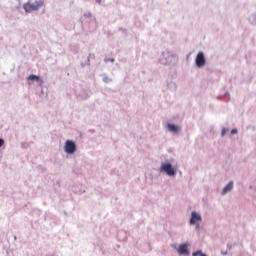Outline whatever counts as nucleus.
Segmentation results:
<instances>
[{"label":"nucleus","instance_id":"nucleus-4","mask_svg":"<svg viewBox=\"0 0 256 256\" xmlns=\"http://www.w3.org/2000/svg\"><path fill=\"white\" fill-rule=\"evenodd\" d=\"M196 67H205V63H207V61L205 60V54L203 52H199L196 56Z\"/></svg>","mask_w":256,"mask_h":256},{"label":"nucleus","instance_id":"nucleus-2","mask_svg":"<svg viewBox=\"0 0 256 256\" xmlns=\"http://www.w3.org/2000/svg\"><path fill=\"white\" fill-rule=\"evenodd\" d=\"M161 173H166L169 177H173L175 175V168L171 165V163H163L160 167Z\"/></svg>","mask_w":256,"mask_h":256},{"label":"nucleus","instance_id":"nucleus-8","mask_svg":"<svg viewBox=\"0 0 256 256\" xmlns=\"http://www.w3.org/2000/svg\"><path fill=\"white\" fill-rule=\"evenodd\" d=\"M231 189H233V182H229L225 188L223 189L222 193L223 195H225V193H229V191H231Z\"/></svg>","mask_w":256,"mask_h":256},{"label":"nucleus","instance_id":"nucleus-10","mask_svg":"<svg viewBox=\"0 0 256 256\" xmlns=\"http://www.w3.org/2000/svg\"><path fill=\"white\" fill-rule=\"evenodd\" d=\"M231 135H237V129H232L231 130Z\"/></svg>","mask_w":256,"mask_h":256},{"label":"nucleus","instance_id":"nucleus-5","mask_svg":"<svg viewBox=\"0 0 256 256\" xmlns=\"http://www.w3.org/2000/svg\"><path fill=\"white\" fill-rule=\"evenodd\" d=\"M189 244H181L178 248H177V252L179 253V255H189Z\"/></svg>","mask_w":256,"mask_h":256},{"label":"nucleus","instance_id":"nucleus-9","mask_svg":"<svg viewBox=\"0 0 256 256\" xmlns=\"http://www.w3.org/2000/svg\"><path fill=\"white\" fill-rule=\"evenodd\" d=\"M28 81H39V76L32 74L28 76Z\"/></svg>","mask_w":256,"mask_h":256},{"label":"nucleus","instance_id":"nucleus-3","mask_svg":"<svg viewBox=\"0 0 256 256\" xmlns=\"http://www.w3.org/2000/svg\"><path fill=\"white\" fill-rule=\"evenodd\" d=\"M64 150L66 153H68V155H73V153L77 151V146L75 145V142L67 140L65 142Z\"/></svg>","mask_w":256,"mask_h":256},{"label":"nucleus","instance_id":"nucleus-7","mask_svg":"<svg viewBox=\"0 0 256 256\" xmlns=\"http://www.w3.org/2000/svg\"><path fill=\"white\" fill-rule=\"evenodd\" d=\"M167 129L168 131H170L171 133H179V128L176 125L173 124H167Z\"/></svg>","mask_w":256,"mask_h":256},{"label":"nucleus","instance_id":"nucleus-11","mask_svg":"<svg viewBox=\"0 0 256 256\" xmlns=\"http://www.w3.org/2000/svg\"><path fill=\"white\" fill-rule=\"evenodd\" d=\"M5 145V141L3 139H0V147H3Z\"/></svg>","mask_w":256,"mask_h":256},{"label":"nucleus","instance_id":"nucleus-6","mask_svg":"<svg viewBox=\"0 0 256 256\" xmlns=\"http://www.w3.org/2000/svg\"><path fill=\"white\" fill-rule=\"evenodd\" d=\"M197 221H201V215L197 214V212L191 213L190 225H195Z\"/></svg>","mask_w":256,"mask_h":256},{"label":"nucleus","instance_id":"nucleus-12","mask_svg":"<svg viewBox=\"0 0 256 256\" xmlns=\"http://www.w3.org/2000/svg\"><path fill=\"white\" fill-rule=\"evenodd\" d=\"M222 135H225V130H222Z\"/></svg>","mask_w":256,"mask_h":256},{"label":"nucleus","instance_id":"nucleus-1","mask_svg":"<svg viewBox=\"0 0 256 256\" xmlns=\"http://www.w3.org/2000/svg\"><path fill=\"white\" fill-rule=\"evenodd\" d=\"M43 7V1H36L34 3H26L23 8L26 13H32V11H39Z\"/></svg>","mask_w":256,"mask_h":256}]
</instances>
